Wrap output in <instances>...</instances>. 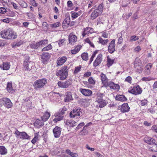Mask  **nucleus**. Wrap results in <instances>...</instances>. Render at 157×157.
Here are the masks:
<instances>
[{"instance_id": "09e8293b", "label": "nucleus", "mask_w": 157, "mask_h": 157, "mask_svg": "<svg viewBox=\"0 0 157 157\" xmlns=\"http://www.w3.org/2000/svg\"><path fill=\"white\" fill-rule=\"evenodd\" d=\"M85 125V123L83 122H82L79 124L75 128V130L77 131L81 127L84 126Z\"/></svg>"}, {"instance_id": "774afa93", "label": "nucleus", "mask_w": 157, "mask_h": 157, "mask_svg": "<svg viewBox=\"0 0 157 157\" xmlns=\"http://www.w3.org/2000/svg\"><path fill=\"white\" fill-rule=\"evenodd\" d=\"M81 46L80 45H78L77 46L75 49L78 52L80 49L81 48Z\"/></svg>"}, {"instance_id": "423d86ee", "label": "nucleus", "mask_w": 157, "mask_h": 157, "mask_svg": "<svg viewBox=\"0 0 157 157\" xmlns=\"http://www.w3.org/2000/svg\"><path fill=\"white\" fill-rule=\"evenodd\" d=\"M15 134L17 136L22 139L30 140V137L25 132H20L18 130L15 132Z\"/></svg>"}, {"instance_id": "2f4dec72", "label": "nucleus", "mask_w": 157, "mask_h": 157, "mask_svg": "<svg viewBox=\"0 0 157 157\" xmlns=\"http://www.w3.org/2000/svg\"><path fill=\"white\" fill-rule=\"evenodd\" d=\"M7 152V150L3 146H0V154L2 155L6 154Z\"/></svg>"}, {"instance_id": "a19ab883", "label": "nucleus", "mask_w": 157, "mask_h": 157, "mask_svg": "<svg viewBox=\"0 0 157 157\" xmlns=\"http://www.w3.org/2000/svg\"><path fill=\"white\" fill-rule=\"evenodd\" d=\"M81 57L83 60L86 61L88 59V53L84 52L81 55Z\"/></svg>"}, {"instance_id": "20e7f679", "label": "nucleus", "mask_w": 157, "mask_h": 157, "mask_svg": "<svg viewBox=\"0 0 157 157\" xmlns=\"http://www.w3.org/2000/svg\"><path fill=\"white\" fill-rule=\"evenodd\" d=\"M3 105L6 108H10L13 106V103L11 100L7 98H3L0 99V107Z\"/></svg>"}, {"instance_id": "864d4df0", "label": "nucleus", "mask_w": 157, "mask_h": 157, "mask_svg": "<svg viewBox=\"0 0 157 157\" xmlns=\"http://www.w3.org/2000/svg\"><path fill=\"white\" fill-rule=\"evenodd\" d=\"M151 63H149L147 64L145 67V69L147 71H148L147 72H148L149 73H150V70L151 67Z\"/></svg>"}, {"instance_id": "dca6fc26", "label": "nucleus", "mask_w": 157, "mask_h": 157, "mask_svg": "<svg viewBox=\"0 0 157 157\" xmlns=\"http://www.w3.org/2000/svg\"><path fill=\"white\" fill-rule=\"evenodd\" d=\"M29 58L28 59H26L24 61V65L25 70L28 71H29L32 68V66L30 65L31 63L29 62Z\"/></svg>"}, {"instance_id": "4d7b16f0", "label": "nucleus", "mask_w": 157, "mask_h": 157, "mask_svg": "<svg viewBox=\"0 0 157 157\" xmlns=\"http://www.w3.org/2000/svg\"><path fill=\"white\" fill-rule=\"evenodd\" d=\"M30 2L31 5L34 6H37L38 5V4L36 3V1L34 0H31Z\"/></svg>"}, {"instance_id": "5701e85b", "label": "nucleus", "mask_w": 157, "mask_h": 157, "mask_svg": "<svg viewBox=\"0 0 157 157\" xmlns=\"http://www.w3.org/2000/svg\"><path fill=\"white\" fill-rule=\"evenodd\" d=\"M67 58L65 56H63L59 58L57 61V63L58 66H60L63 64L66 61Z\"/></svg>"}, {"instance_id": "ea45409f", "label": "nucleus", "mask_w": 157, "mask_h": 157, "mask_svg": "<svg viewBox=\"0 0 157 157\" xmlns=\"http://www.w3.org/2000/svg\"><path fill=\"white\" fill-rule=\"evenodd\" d=\"M67 110L66 108L65 107L61 109H59V111L58 112V115L63 116L65 113L64 112Z\"/></svg>"}, {"instance_id": "338daca9", "label": "nucleus", "mask_w": 157, "mask_h": 157, "mask_svg": "<svg viewBox=\"0 0 157 157\" xmlns=\"http://www.w3.org/2000/svg\"><path fill=\"white\" fill-rule=\"evenodd\" d=\"M67 5L69 7H72L73 6L72 2L71 1H68L67 2Z\"/></svg>"}, {"instance_id": "aec40b11", "label": "nucleus", "mask_w": 157, "mask_h": 157, "mask_svg": "<svg viewBox=\"0 0 157 157\" xmlns=\"http://www.w3.org/2000/svg\"><path fill=\"white\" fill-rule=\"evenodd\" d=\"M77 41V37L75 35L70 34L69 37V41L71 44L73 45Z\"/></svg>"}, {"instance_id": "49530a36", "label": "nucleus", "mask_w": 157, "mask_h": 157, "mask_svg": "<svg viewBox=\"0 0 157 157\" xmlns=\"http://www.w3.org/2000/svg\"><path fill=\"white\" fill-rule=\"evenodd\" d=\"M52 48V46L51 44H48L47 46L44 47L42 49V51H48Z\"/></svg>"}, {"instance_id": "f257e3e1", "label": "nucleus", "mask_w": 157, "mask_h": 157, "mask_svg": "<svg viewBox=\"0 0 157 157\" xmlns=\"http://www.w3.org/2000/svg\"><path fill=\"white\" fill-rule=\"evenodd\" d=\"M0 35L2 38L7 40L14 39L17 37L16 33L11 28L2 31Z\"/></svg>"}, {"instance_id": "0eeeda50", "label": "nucleus", "mask_w": 157, "mask_h": 157, "mask_svg": "<svg viewBox=\"0 0 157 157\" xmlns=\"http://www.w3.org/2000/svg\"><path fill=\"white\" fill-rule=\"evenodd\" d=\"M51 54L48 52H44L41 56V61L44 64L47 63L50 59Z\"/></svg>"}, {"instance_id": "6ab92c4d", "label": "nucleus", "mask_w": 157, "mask_h": 157, "mask_svg": "<svg viewBox=\"0 0 157 157\" xmlns=\"http://www.w3.org/2000/svg\"><path fill=\"white\" fill-rule=\"evenodd\" d=\"M107 86H109L111 89L113 90H119L120 88L118 84H115L111 82H109L108 83Z\"/></svg>"}, {"instance_id": "e433bc0d", "label": "nucleus", "mask_w": 157, "mask_h": 157, "mask_svg": "<svg viewBox=\"0 0 157 157\" xmlns=\"http://www.w3.org/2000/svg\"><path fill=\"white\" fill-rule=\"evenodd\" d=\"M107 66L109 67L110 66H111L114 63V60L113 59H111L108 57H107Z\"/></svg>"}, {"instance_id": "c03bdc74", "label": "nucleus", "mask_w": 157, "mask_h": 157, "mask_svg": "<svg viewBox=\"0 0 157 157\" xmlns=\"http://www.w3.org/2000/svg\"><path fill=\"white\" fill-rule=\"evenodd\" d=\"M70 18L69 17H66L63 21V26L65 25V24H67V25H69L70 23Z\"/></svg>"}, {"instance_id": "0e129e2a", "label": "nucleus", "mask_w": 157, "mask_h": 157, "mask_svg": "<svg viewBox=\"0 0 157 157\" xmlns=\"http://www.w3.org/2000/svg\"><path fill=\"white\" fill-rule=\"evenodd\" d=\"M59 95V93H53L52 94V96L53 97H54V99H53L55 101H56V99H55V98H56V97H58V96H57V95Z\"/></svg>"}, {"instance_id": "ddd939ff", "label": "nucleus", "mask_w": 157, "mask_h": 157, "mask_svg": "<svg viewBox=\"0 0 157 157\" xmlns=\"http://www.w3.org/2000/svg\"><path fill=\"white\" fill-rule=\"evenodd\" d=\"M118 109L120 110L122 113H125L128 112L130 109L128 104L127 103L122 104L121 107H118Z\"/></svg>"}, {"instance_id": "b1692460", "label": "nucleus", "mask_w": 157, "mask_h": 157, "mask_svg": "<svg viewBox=\"0 0 157 157\" xmlns=\"http://www.w3.org/2000/svg\"><path fill=\"white\" fill-rule=\"evenodd\" d=\"M10 67V63L8 62H3L0 66V68L4 70H7L9 69Z\"/></svg>"}, {"instance_id": "13d9d810", "label": "nucleus", "mask_w": 157, "mask_h": 157, "mask_svg": "<svg viewBox=\"0 0 157 157\" xmlns=\"http://www.w3.org/2000/svg\"><path fill=\"white\" fill-rule=\"evenodd\" d=\"M89 83L90 84H94L95 83L92 77H90L88 79Z\"/></svg>"}, {"instance_id": "c9c22d12", "label": "nucleus", "mask_w": 157, "mask_h": 157, "mask_svg": "<svg viewBox=\"0 0 157 157\" xmlns=\"http://www.w3.org/2000/svg\"><path fill=\"white\" fill-rule=\"evenodd\" d=\"M22 44L21 41H20L18 42H14L12 45L13 48H16L20 46Z\"/></svg>"}, {"instance_id": "6e6d98bb", "label": "nucleus", "mask_w": 157, "mask_h": 157, "mask_svg": "<svg viewBox=\"0 0 157 157\" xmlns=\"http://www.w3.org/2000/svg\"><path fill=\"white\" fill-rule=\"evenodd\" d=\"M132 78L130 76L127 77L125 79V81L127 82L130 83L132 82Z\"/></svg>"}, {"instance_id": "e2e57ef3", "label": "nucleus", "mask_w": 157, "mask_h": 157, "mask_svg": "<svg viewBox=\"0 0 157 157\" xmlns=\"http://www.w3.org/2000/svg\"><path fill=\"white\" fill-rule=\"evenodd\" d=\"M11 4L13 6L14 8L15 9L17 10L18 9L17 5L16 3L12 2H11Z\"/></svg>"}, {"instance_id": "f704fd0d", "label": "nucleus", "mask_w": 157, "mask_h": 157, "mask_svg": "<svg viewBox=\"0 0 157 157\" xmlns=\"http://www.w3.org/2000/svg\"><path fill=\"white\" fill-rule=\"evenodd\" d=\"M96 101L97 102H98L100 101H101L103 100V94L100 93H98L97 94Z\"/></svg>"}, {"instance_id": "9d476101", "label": "nucleus", "mask_w": 157, "mask_h": 157, "mask_svg": "<svg viewBox=\"0 0 157 157\" xmlns=\"http://www.w3.org/2000/svg\"><path fill=\"white\" fill-rule=\"evenodd\" d=\"M142 64L140 60L134 62V67L137 72L140 73L142 71Z\"/></svg>"}, {"instance_id": "9b49d317", "label": "nucleus", "mask_w": 157, "mask_h": 157, "mask_svg": "<svg viewBox=\"0 0 157 157\" xmlns=\"http://www.w3.org/2000/svg\"><path fill=\"white\" fill-rule=\"evenodd\" d=\"M62 128L58 126H56L53 129V132L54 136L56 138L59 137L60 135Z\"/></svg>"}, {"instance_id": "8fccbe9b", "label": "nucleus", "mask_w": 157, "mask_h": 157, "mask_svg": "<svg viewBox=\"0 0 157 157\" xmlns=\"http://www.w3.org/2000/svg\"><path fill=\"white\" fill-rule=\"evenodd\" d=\"M91 30H93V29L90 27H86L84 29V31L86 33H87V34L92 33V32L90 31Z\"/></svg>"}, {"instance_id": "bb28decb", "label": "nucleus", "mask_w": 157, "mask_h": 157, "mask_svg": "<svg viewBox=\"0 0 157 157\" xmlns=\"http://www.w3.org/2000/svg\"><path fill=\"white\" fill-rule=\"evenodd\" d=\"M29 46L31 48L34 49H36L38 48H40L38 42L36 43L34 41L30 44Z\"/></svg>"}, {"instance_id": "6e6552de", "label": "nucleus", "mask_w": 157, "mask_h": 157, "mask_svg": "<svg viewBox=\"0 0 157 157\" xmlns=\"http://www.w3.org/2000/svg\"><path fill=\"white\" fill-rule=\"evenodd\" d=\"M142 91L141 88L139 85L133 86V88L128 92L136 95L140 94Z\"/></svg>"}, {"instance_id": "f8f14e48", "label": "nucleus", "mask_w": 157, "mask_h": 157, "mask_svg": "<svg viewBox=\"0 0 157 157\" xmlns=\"http://www.w3.org/2000/svg\"><path fill=\"white\" fill-rule=\"evenodd\" d=\"M102 55L101 54H99L93 63V66L95 67L99 65L102 61Z\"/></svg>"}, {"instance_id": "72a5a7b5", "label": "nucleus", "mask_w": 157, "mask_h": 157, "mask_svg": "<svg viewBox=\"0 0 157 157\" xmlns=\"http://www.w3.org/2000/svg\"><path fill=\"white\" fill-rule=\"evenodd\" d=\"M12 83L10 82H8L7 84L6 87L7 90L9 92H12V91L13 90V89L12 87Z\"/></svg>"}, {"instance_id": "bf43d9fd", "label": "nucleus", "mask_w": 157, "mask_h": 157, "mask_svg": "<svg viewBox=\"0 0 157 157\" xmlns=\"http://www.w3.org/2000/svg\"><path fill=\"white\" fill-rule=\"evenodd\" d=\"M147 103V100L144 99L141 101V105L142 106H144L146 105Z\"/></svg>"}, {"instance_id": "58836bf2", "label": "nucleus", "mask_w": 157, "mask_h": 157, "mask_svg": "<svg viewBox=\"0 0 157 157\" xmlns=\"http://www.w3.org/2000/svg\"><path fill=\"white\" fill-rule=\"evenodd\" d=\"M98 103L99 107L100 108H102L106 105V103L105 100H102L98 102Z\"/></svg>"}, {"instance_id": "5fc2aeb1", "label": "nucleus", "mask_w": 157, "mask_h": 157, "mask_svg": "<svg viewBox=\"0 0 157 157\" xmlns=\"http://www.w3.org/2000/svg\"><path fill=\"white\" fill-rule=\"evenodd\" d=\"M65 39H63L60 40L58 42V44L59 46L60 47L62 45H63L64 44V42L65 41Z\"/></svg>"}, {"instance_id": "4be33fe9", "label": "nucleus", "mask_w": 157, "mask_h": 157, "mask_svg": "<svg viewBox=\"0 0 157 157\" xmlns=\"http://www.w3.org/2000/svg\"><path fill=\"white\" fill-rule=\"evenodd\" d=\"M144 141L147 144L151 145L155 142V140L154 139L149 137H145L144 138Z\"/></svg>"}, {"instance_id": "39448f33", "label": "nucleus", "mask_w": 157, "mask_h": 157, "mask_svg": "<svg viewBox=\"0 0 157 157\" xmlns=\"http://www.w3.org/2000/svg\"><path fill=\"white\" fill-rule=\"evenodd\" d=\"M103 10V6L101 5H100L95 9L91 14V19H94L102 13Z\"/></svg>"}, {"instance_id": "2eb2a0df", "label": "nucleus", "mask_w": 157, "mask_h": 157, "mask_svg": "<svg viewBox=\"0 0 157 157\" xmlns=\"http://www.w3.org/2000/svg\"><path fill=\"white\" fill-rule=\"evenodd\" d=\"M115 40L113 39V40L109 44V46H108V51L110 53H113L115 51Z\"/></svg>"}, {"instance_id": "cd10ccee", "label": "nucleus", "mask_w": 157, "mask_h": 157, "mask_svg": "<svg viewBox=\"0 0 157 157\" xmlns=\"http://www.w3.org/2000/svg\"><path fill=\"white\" fill-rule=\"evenodd\" d=\"M40 47V48L43 47L47 44L48 43V41L47 39L43 40L38 42Z\"/></svg>"}, {"instance_id": "c85d7f7f", "label": "nucleus", "mask_w": 157, "mask_h": 157, "mask_svg": "<svg viewBox=\"0 0 157 157\" xmlns=\"http://www.w3.org/2000/svg\"><path fill=\"white\" fill-rule=\"evenodd\" d=\"M50 113L48 112H46L44 113L43 116L41 117V118L43 121H46L48 120L50 116Z\"/></svg>"}, {"instance_id": "a18cd8bd", "label": "nucleus", "mask_w": 157, "mask_h": 157, "mask_svg": "<svg viewBox=\"0 0 157 157\" xmlns=\"http://www.w3.org/2000/svg\"><path fill=\"white\" fill-rule=\"evenodd\" d=\"M88 133V131L86 130V127H84L83 129L80 132V134L82 135H84Z\"/></svg>"}, {"instance_id": "37998d69", "label": "nucleus", "mask_w": 157, "mask_h": 157, "mask_svg": "<svg viewBox=\"0 0 157 157\" xmlns=\"http://www.w3.org/2000/svg\"><path fill=\"white\" fill-rule=\"evenodd\" d=\"M155 78H151L150 77H144L142 78V80L144 81H148L151 80H154Z\"/></svg>"}, {"instance_id": "a211bd4d", "label": "nucleus", "mask_w": 157, "mask_h": 157, "mask_svg": "<svg viewBox=\"0 0 157 157\" xmlns=\"http://www.w3.org/2000/svg\"><path fill=\"white\" fill-rule=\"evenodd\" d=\"M101 79L102 83L103 84V85L105 87H107L108 85V79L107 78L105 75L103 73L101 74Z\"/></svg>"}, {"instance_id": "473e14b6", "label": "nucleus", "mask_w": 157, "mask_h": 157, "mask_svg": "<svg viewBox=\"0 0 157 157\" xmlns=\"http://www.w3.org/2000/svg\"><path fill=\"white\" fill-rule=\"evenodd\" d=\"M44 122L42 119L41 120L37 119L34 124H36L39 126H42L44 125Z\"/></svg>"}, {"instance_id": "3c124183", "label": "nucleus", "mask_w": 157, "mask_h": 157, "mask_svg": "<svg viewBox=\"0 0 157 157\" xmlns=\"http://www.w3.org/2000/svg\"><path fill=\"white\" fill-rule=\"evenodd\" d=\"M81 68V66L75 67V69L74 71V74H77L80 71Z\"/></svg>"}, {"instance_id": "de8ad7c7", "label": "nucleus", "mask_w": 157, "mask_h": 157, "mask_svg": "<svg viewBox=\"0 0 157 157\" xmlns=\"http://www.w3.org/2000/svg\"><path fill=\"white\" fill-rule=\"evenodd\" d=\"M139 39V37L136 36H132L130 37V41H133L136 40H138Z\"/></svg>"}, {"instance_id": "7c9ffc66", "label": "nucleus", "mask_w": 157, "mask_h": 157, "mask_svg": "<svg viewBox=\"0 0 157 157\" xmlns=\"http://www.w3.org/2000/svg\"><path fill=\"white\" fill-rule=\"evenodd\" d=\"M71 17L73 19L76 18L81 14V11H78V13L71 12Z\"/></svg>"}, {"instance_id": "7ed1b4c3", "label": "nucleus", "mask_w": 157, "mask_h": 157, "mask_svg": "<svg viewBox=\"0 0 157 157\" xmlns=\"http://www.w3.org/2000/svg\"><path fill=\"white\" fill-rule=\"evenodd\" d=\"M47 82V80L45 78L37 80L34 82L33 86L34 89L37 90L43 88Z\"/></svg>"}, {"instance_id": "1a4fd4ad", "label": "nucleus", "mask_w": 157, "mask_h": 157, "mask_svg": "<svg viewBox=\"0 0 157 157\" xmlns=\"http://www.w3.org/2000/svg\"><path fill=\"white\" fill-rule=\"evenodd\" d=\"M72 80L69 79L65 82H59L58 83V86L62 88H67L72 84Z\"/></svg>"}, {"instance_id": "69168bd1", "label": "nucleus", "mask_w": 157, "mask_h": 157, "mask_svg": "<svg viewBox=\"0 0 157 157\" xmlns=\"http://www.w3.org/2000/svg\"><path fill=\"white\" fill-rule=\"evenodd\" d=\"M91 73L90 72H87L86 73L83 75V77H87L90 76L91 75Z\"/></svg>"}, {"instance_id": "4468645a", "label": "nucleus", "mask_w": 157, "mask_h": 157, "mask_svg": "<svg viewBox=\"0 0 157 157\" xmlns=\"http://www.w3.org/2000/svg\"><path fill=\"white\" fill-rule=\"evenodd\" d=\"M81 109H74L72 111H71L70 113V117L72 118H74L76 116H79L80 115L81 112Z\"/></svg>"}, {"instance_id": "052dcab7", "label": "nucleus", "mask_w": 157, "mask_h": 157, "mask_svg": "<svg viewBox=\"0 0 157 157\" xmlns=\"http://www.w3.org/2000/svg\"><path fill=\"white\" fill-rule=\"evenodd\" d=\"M38 137L36 136L33 138V139L32 140L31 142L33 144H34L38 140Z\"/></svg>"}, {"instance_id": "c756f323", "label": "nucleus", "mask_w": 157, "mask_h": 157, "mask_svg": "<svg viewBox=\"0 0 157 157\" xmlns=\"http://www.w3.org/2000/svg\"><path fill=\"white\" fill-rule=\"evenodd\" d=\"M151 144L152 145L150 147L149 150L153 152L157 151V144L155 143Z\"/></svg>"}, {"instance_id": "603ef678", "label": "nucleus", "mask_w": 157, "mask_h": 157, "mask_svg": "<svg viewBox=\"0 0 157 157\" xmlns=\"http://www.w3.org/2000/svg\"><path fill=\"white\" fill-rule=\"evenodd\" d=\"M61 24L60 22H57L54 24H52L51 25V27L52 28H56L57 27H58Z\"/></svg>"}, {"instance_id": "412c9836", "label": "nucleus", "mask_w": 157, "mask_h": 157, "mask_svg": "<svg viewBox=\"0 0 157 157\" xmlns=\"http://www.w3.org/2000/svg\"><path fill=\"white\" fill-rule=\"evenodd\" d=\"M80 90L81 93L85 96H89L92 93V91L90 90L86 89H80Z\"/></svg>"}, {"instance_id": "680f3d73", "label": "nucleus", "mask_w": 157, "mask_h": 157, "mask_svg": "<svg viewBox=\"0 0 157 157\" xmlns=\"http://www.w3.org/2000/svg\"><path fill=\"white\" fill-rule=\"evenodd\" d=\"M6 12L5 8L3 7L0 8V13H4Z\"/></svg>"}, {"instance_id": "a878e982", "label": "nucleus", "mask_w": 157, "mask_h": 157, "mask_svg": "<svg viewBox=\"0 0 157 157\" xmlns=\"http://www.w3.org/2000/svg\"><path fill=\"white\" fill-rule=\"evenodd\" d=\"M116 99L117 100L124 101L126 100L127 98L124 95H117L116 97Z\"/></svg>"}, {"instance_id": "4c0bfd02", "label": "nucleus", "mask_w": 157, "mask_h": 157, "mask_svg": "<svg viewBox=\"0 0 157 157\" xmlns=\"http://www.w3.org/2000/svg\"><path fill=\"white\" fill-rule=\"evenodd\" d=\"M63 116L58 115L56 116V117L54 119L53 121L55 122H57L58 121H60L63 119Z\"/></svg>"}, {"instance_id": "f3484780", "label": "nucleus", "mask_w": 157, "mask_h": 157, "mask_svg": "<svg viewBox=\"0 0 157 157\" xmlns=\"http://www.w3.org/2000/svg\"><path fill=\"white\" fill-rule=\"evenodd\" d=\"M72 100H73V98L71 93L70 92H67L65 94L64 102H69Z\"/></svg>"}, {"instance_id": "79ce46f5", "label": "nucleus", "mask_w": 157, "mask_h": 157, "mask_svg": "<svg viewBox=\"0 0 157 157\" xmlns=\"http://www.w3.org/2000/svg\"><path fill=\"white\" fill-rule=\"evenodd\" d=\"M20 6L23 8H26L27 7V4L24 1L22 0H21L19 2Z\"/></svg>"}, {"instance_id": "f03ea898", "label": "nucleus", "mask_w": 157, "mask_h": 157, "mask_svg": "<svg viewBox=\"0 0 157 157\" xmlns=\"http://www.w3.org/2000/svg\"><path fill=\"white\" fill-rule=\"evenodd\" d=\"M67 67L64 65L63 67L61 70H57L56 72V75L57 76H60V79L61 80H63L65 79L68 74Z\"/></svg>"}, {"instance_id": "393cba45", "label": "nucleus", "mask_w": 157, "mask_h": 157, "mask_svg": "<svg viewBox=\"0 0 157 157\" xmlns=\"http://www.w3.org/2000/svg\"><path fill=\"white\" fill-rule=\"evenodd\" d=\"M76 122L72 120H67L65 122V124L68 126L73 127L75 126Z\"/></svg>"}]
</instances>
